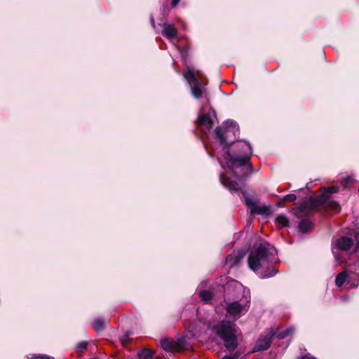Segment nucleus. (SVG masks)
I'll list each match as a JSON object with an SVG mask.
<instances>
[{
  "mask_svg": "<svg viewBox=\"0 0 359 359\" xmlns=\"http://www.w3.org/2000/svg\"><path fill=\"white\" fill-rule=\"evenodd\" d=\"M104 323L103 320H102L100 318L96 319L93 324V328L96 331L102 330L104 329Z\"/></svg>",
  "mask_w": 359,
  "mask_h": 359,
  "instance_id": "obj_21",
  "label": "nucleus"
},
{
  "mask_svg": "<svg viewBox=\"0 0 359 359\" xmlns=\"http://www.w3.org/2000/svg\"><path fill=\"white\" fill-rule=\"evenodd\" d=\"M346 278H347V274H346V271H343V272L338 273L336 277V279H335L336 285L338 287H341L345 282Z\"/></svg>",
  "mask_w": 359,
  "mask_h": 359,
  "instance_id": "obj_18",
  "label": "nucleus"
},
{
  "mask_svg": "<svg viewBox=\"0 0 359 359\" xmlns=\"http://www.w3.org/2000/svg\"><path fill=\"white\" fill-rule=\"evenodd\" d=\"M299 359H316V358L310 355H305L302 356Z\"/></svg>",
  "mask_w": 359,
  "mask_h": 359,
  "instance_id": "obj_29",
  "label": "nucleus"
},
{
  "mask_svg": "<svg viewBox=\"0 0 359 359\" xmlns=\"http://www.w3.org/2000/svg\"><path fill=\"white\" fill-rule=\"evenodd\" d=\"M296 195L293 194H287L284 196L283 198V202L285 201H294L296 200Z\"/></svg>",
  "mask_w": 359,
  "mask_h": 359,
  "instance_id": "obj_24",
  "label": "nucleus"
},
{
  "mask_svg": "<svg viewBox=\"0 0 359 359\" xmlns=\"http://www.w3.org/2000/svg\"><path fill=\"white\" fill-rule=\"evenodd\" d=\"M339 190L338 187H332L324 189L323 194L316 198H310L303 201L299 206L293 208V214L299 217L307 216L311 212L317 208L319 204L325 203L330 194L337 193Z\"/></svg>",
  "mask_w": 359,
  "mask_h": 359,
  "instance_id": "obj_4",
  "label": "nucleus"
},
{
  "mask_svg": "<svg viewBox=\"0 0 359 359\" xmlns=\"http://www.w3.org/2000/svg\"><path fill=\"white\" fill-rule=\"evenodd\" d=\"M222 359H231V358H229V355H225Z\"/></svg>",
  "mask_w": 359,
  "mask_h": 359,
  "instance_id": "obj_33",
  "label": "nucleus"
},
{
  "mask_svg": "<svg viewBox=\"0 0 359 359\" xmlns=\"http://www.w3.org/2000/svg\"><path fill=\"white\" fill-rule=\"evenodd\" d=\"M276 221L282 226V227H285V226H287L289 224V220L287 219V217L283 215H278L276 219Z\"/></svg>",
  "mask_w": 359,
  "mask_h": 359,
  "instance_id": "obj_19",
  "label": "nucleus"
},
{
  "mask_svg": "<svg viewBox=\"0 0 359 359\" xmlns=\"http://www.w3.org/2000/svg\"><path fill=\"white\" fill-rule=\"evenodd\" d=\"M355 241H356V245L355 247V250L356 252H359V238H358V240H355Z\"/></svg>",
  "mask_w": 359,
  "mask_h": 359,
  "instance_id": "obj_31",
  "label": "nucleus"
},
{
  "mask_svg": "<svg viewBox=\"0 0 359 359\" xmlns=\"http://www.w3.org/2000/svg\"><path fill=\"white\" fill-rule=\"evenodd\" d=\"M330 208L333 210L334 211H339V204L335 201H329L328 202Z\"/></svg>",
  "mask_w": 359,
  "mask_h": 359,
  "instance_id": "obj_23",
  "label": "nucleus"
},
{
  "mask_svg": "<svg viewBox=\"0 0 359 359\" xmlns=\"http://www.w3.org/2000/svg\"><path fill=\"white\" fill-rule=\"evenodd\" d=\"M245 196V203L246 205L250 208L252 214H262V215H267L269 212V208L266 206H258L257 205L256 201L249 198L248 196H245V194L243 193Z\"/></svg>",
  "mask_w": 359,
  "mask_h": 359,
  "instance_id": "obj_11",
  "label": "nucleus"
},
{
  "mask_svg": "<svg viewBox=\"0 0 359 359\" xmlns=\"http://www.w3.org/2000/svg\"><path fill=\"white\" fill-rule=\"evenodd\" d=\"M121 342H122V344H126V339H121Z\"/></svg>",
  "mask_w": 359,
  "mask_h": 359,
  "instance_id": "obj_34",
  "label": "nucleus"
},
{
  "mask_svg": "<svg viewBox=\"0 0 359 359\" xmlns=\"http://www.w3.org/2000/svg\"><path fill=\"white\" fill-rule=\"evenodd\" d=\"M200 297L203 302H208L212 299V294L210 291L203 290L200 292Z\"/></svg>",
  "mask_w": 359,
  "mask_h": 359,
  "instance_id": "obj_20",
  "label": "nucleus"
},
{
  "mask_svg": "<svg viewBox=\"0 0 359 359\" xmlns=\"http://www.w3.org/2000/svg\"><path fill=\"white\" fill-rule=\"evenodd\" d=\"M244 253L241 252H233L229 255L226 258V262L229 264L230 267L239 264L241 259L243 257Z\"/></svg>",
  "mask_w": 359,
  "mask_h": 359,
  "instance_id": "obj_13",
  "label": "nucleus"
},
{
  "mask_svg": "<svg viewBox=\"0 0 359 359\" xmlns=\"http://www.w3.org/2000/svg\"><path fill=\"white\" fill-rule=\"evenodd\" d=\"M352 179L350 177H348L347 178L344 179L342 182L344 187H348V184L350 182H351Z\"/></svg>",
  "mask_w": 359,
  "mask_h": 359,
  "instance_id": "obj_27",
  "label": "nucleus"
},
{
  "mask_svg": "<svg viewBox=\"0 0 359 359\" xmlns=\"http://www.w3.org/2000/svg\"><path fill=\"white\" fill-rule=\"evenodd\" d=\"M153 353L152 351L148 349H144L139 352L138 358L139 359H156L154 358Z\"/></svg>",
  "mask_w": 359,
  "mask_h": 359,
  "instance_id": "obj_16",
  "label": "nucleus"
},
{
  "mask_svg": "<svg viewBox=\"0 0 359 359\" xmlns=\"http://www.w3.org/2000/svg\"><path fill=\"white\" fill-rule=\"evenodd\" d=\"M87 347V342L86 341H81L77 344L76 345V351L78 352H82L83 350H85Z\"/></svg>",
  "mask_w": 359,
  "mask_h": 359,
  "instance_id": "obj_22",
  "label": "nucleus"
},
{
  "mask_svg": "<svg viewBox=\"0 0 359 359\" xmlns=\"http://www.w3.org/2000/svg\"><path fill=\"white\" fill-rule=\"evenodd\" d=\"M292 331L293 330L291 328L287 329L285 331L279 332H276L273 330H271L268 334H266L265 336H261L258 339V340L256 343V345L254 347L252 351L255 352V351L266 350L270 346L271 338L273 336L276 335V337L278 339H284L287 335H289Z\"/></svg>",
  "mask_w": 359,
  "mask_h": 359,
  "instance_id": "obj_6",
  "label": "nucleus"
},
{
  "mask_svg": "<svg viewBox=\"0 0 359 359\" xmlns=\"http://www.w3.org/2000/svg\"><path fill=\"white\" fill-rule=\"evenodd\" d=\"M355 240L359 238V226H357L354 231L352 233Z\"/></svg>",
  "mask_w": 359,
  "mask_h": 359,
  "instance_id": "obj_26",
  "label": "nucleus"
},
{
  "mask_svg": "<svg viewBox=\"0 0 359 359\" xmlns=\"http://www.w3.org/2000/svg\"><path fill=\"white\" fill-rule=\"evenodd\" d=\"M353 245V241L351 238L341 236L337 238L332 245V251L338 264L344 262V259L339 251H347Z\"/></svg>",
  "mask_w": 359,
  "mask_h": 359,
  "instance_id": "obj_7",
  "label": "nucleus"
},
{
  "mask_svg": "<svg viewBox=\"0 0 359 359\" xmlns=\"http://www.w3.org/2000/svg\"><path fill=\"white\" fill-rule=\"evenodd\" d=\"M220 181L222 184L231 191H238L241 189L239 183L230 180L225 173L220 175Z\"/></svg>",
  "mask_w": 359,
  "mask_h": 359,
  "instance_id": "obj_12",
  "label": "nucleus"
},
{
  "mask_svg": "<svg viewBox=\"0 0 359 359\" xmlns=\"http://www.w3.org/2000/svg\"><path fill=\"white\" fill-rule=\"evenodd\" d=\"M215 132L222 147V154L217 156L221 166L229 168L236 179L243 178L251 169L249 162L252 154V147L247 142L240 141L233 145V149L236 151L235 156L230 154L227 144L231 141V136L235 137L239 132L235 121L224 122L223 126L216 128Z\"/></svg>",
  "mask_w": 359,
  "mask_h": 359,
  "instance_id": "obj_1",
  "label": "nucleus"
},
{
  "mask_svg": "<svg viewBox=\"0 0 359 359\" xmlns=\"http://www.w3.org/2000/svg\"><path fill=\"white\" fill-rule=\"evenodd\" d=\"M205 106H203L198 118V124L201 130L204 133H206L207 132H209L212 128L214 119L216 118V115L214 110H210L207 113H205Z\"/></svg>",
  "mask_w": 359,
  "mask_h": 359,
  "instance_id": "obj_9",
  "label": "nucleus"
},
{
  "mask_svg": "<svg viewBox=\"0 0 359 359\" xmlns=\"http://www.w3.org/2000/svg\"><path fill=\"white\" fill-rule=\"evenodd\" d=\"M276 249L266 242L261 243L252 250L248 255V266L260 278H266L274 276L278 270Z\"/></svg>",
  "mask_w": 359,
  "mask_h": 359,
  "instance_id": "obj_2",
  "label": "nucleus"
},
{
  "mask_svg": "<svg viewBox=\"0 0 359 359\" xmlns=\"http://www.w3.org/2000/svg\"><path fill=\"white\" fill-rule=\"evenodd\" d=\"M205 328V323L201 320H194L185 323V329L188 334H190V338L199 337Z\"/></svg>",
  "mask_w": 359,
  "mask_h": 359,
  "instance_id": "obj_10",
  "label": "nucleus"
},
{
  "mask_svg": "<svg viewBox=\"0 0 359 359\" xmlns=\"http://www.w3.org/2000/svg\"><path fill=\"white\" fill-rule=\"evenodd\" d=\"M250 307V302L247 299L232 302L227 304L226 311L229 318L237 320L243 316Z\"/></svg>",
  "mask_w": 359,
  "mask_h": 359,
  "instance_id": "obj_8",
  "label": "nucleus"
},
{
  "mask_svg": "<svg viewBox=\"0 0 359 359\" xmlns=\"http://www.w3.org/2000/svg\"><path fill=\"white\" fill-rule=\"evenodd\" d=\"M184 77L190 85L192 95L197 99L201 97L205 92V88L202 80L195 74L194 70L189 68L184 72Z\"/></svg>",
  "mask_w": 359,
  "mask_h": 359,
  "instance_id": "obj_5",
  "label": "nucleus"
},
{
  "mask_svg": "<svg viewBox=\"0 0 359 359\" xmlns=\"http://www.w3.org/2000/svg\"><path fill=\"white\" fill-rule=\"evenodd\" d=\"M151 23L153 27L155 28L156 24H155L154 19V18L152 16L151 17Z\"/></svg>",
  "mask_w": 359,
  "mask_h": 359,
  "instance_id": "obj_32",
  "label": "nucleus"
},
{
  "mask_svg": "<svg viewBox=\"0 0 359 359\" xmlns=\"http://www.w3.org/2000/svg\"><path fill=\"white\" fill-rule=\"evenodd\" d=\"M180 1V0H172L171 3L172 6L175 7Z\"/></svg>",
  "mask_w": 359,
  "mask_h": 359,
  "instance_id": "obj_30",
  "label": "nucleus"
},
{
  "mask_svg": "<svg viewBox=\"0 0 359 359\" xmlns=\"http://www.w3.org/2000/svg\"><path fill=\"white\" fill-rule=\"evenodd\" d=\"M311 223L307 219H302L299 224V229L302 233H307L311 228Z\"/></svg>",
  "mask_w": 359,
  "mask_h": 359,
  "instance_id": "obj_15",
  "label": "nucleus"
},
{
  "mask_svg": "<svg viewBox=\"0 0 359 359\" xmlns=\"http://www.w3.org/2000/svg\"><path fill=\"white\" fill-rule=\"evenodd\" d=\"M162 348L168 351H171L174 349L173 342L168 339H163L161 341Z\"/></svg>",
  "mask_w": 359,
  "mask_h": 359,
  "instance_id": "obj_17",
  "label": "nucleus"
},
{
  "mask_svg": "<svg viewBox=\"0 0 359 359\" xmlns=\"http://www.w3.org/2000/svg\"><path fill=\"white\" fill-rule=\"evenodd\" d=\"M162 34L168 39H172L176 36L177 30L172 25L164 23L163 24Z\"/></svg>",
  "mask_w": 359,
  "mask_h": 359,
  "instance_id": "obj_14",
  "label": "nucleus"
},
{
  "mask_svg": "<svg viewBox=\"0 0 359 359\" xmlns=\"http://www.w3.org/2000/svg\"><path fill=\"white\" fill-rule=\"evenodd\" d=\"M240 355L241 354H240L239 351H236L233 355H229V358H231V359H238L239 358Z\"/></svg>",
  "mask_w": 359,
  "mask_h": 359,
  "instance_id": "obj_28",
  "label": "nucleus"
},
{
  "mask_svg": "<svg viewBox=\"0 0 359 359\" xmlns=\"http://www.w3.org/2000/svg\"><path fill=\"white\" fill-rule=\"evenodd\" d=\"M222 339L224 346L229 352H233L238 346V330L234 323L224 321L210 327Z\"/></svg>",
  "mask_w": 359,
  "mask_h": 359,
  "instance_id": "obj_3",
  "label": "nucleus"
},
{
  "mask_svg": "<svg viewBox=\"0 0 359 359\" xmlns=\"http://www.w3.org/2000/svg\"><path fill=\"white\" fill-rule=\"evenodd\" d=\"M29 359H54L53 357H50L46 355H35Z\"/></svg>",
  "mask_w": 359,
  "mask_h": 359,
  "instance_id": "obj_25",
  "label": "nucleus"
}]
</instances>
